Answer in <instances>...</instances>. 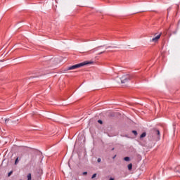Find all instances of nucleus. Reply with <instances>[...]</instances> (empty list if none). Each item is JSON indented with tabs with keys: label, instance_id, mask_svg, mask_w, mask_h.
<instances>
[{
	"label": "nucleus",
	"instance_id": "18",
	"mask_svg": "<svg viewBox=\"0 0 180 180\" xmlns=\"http://www.w3.org/2000/svg\"><path fill=\"white\" fill-rule=\"evenodd\" d=\"M5 122H6H6H8V120H6Z\"/></svg>",
	"mask_w": 180,
	"mask_h": 180
},
{
	"label": "nucleus",
	"instance_id": "3",
	"mask_svg": "<svg viewBox=\"0 0 180 180\" xmlns=\"http://www.w3.org/2000/svg\"><path fill=\"white\" fill-rule=\"evenodd\" d=\"M161 37V34L157 35L155 37L151 39V41H153L154 43H156V41H158V39Z\"/></svg>",
	"mask_w": 180,
	"mask_h": 180
},
{
	"label": "nucleus",
	"instance_id": "6",
	"mask_svg": "<svg viewBox=\"0 0 180 180\" xmlns=\"http://www.w3.org/2000/svg\"><path fill=\"white\" fill-rule=\"evenodd\" d=\"M154 133H155V134H157L158 136H160V130L155 129Z\"/></svg>",
	"mask_w": 180,
	"mask_h": 180
},
{
	"label": "nucleus",
	"instance_id": "4",
	"mask_svg": "<svg viewBox=\"0 0 180 180\" xmlns=\"http://www.w3.org/2000/svg\"><path fill=\"white\" fill-rule=\"evenodd\" d=\"M147 136V133L143 132L140 136V139H144Z\"/></svg>",
	"mask_w": 180,
	"mask_h": 180
},
{
	"label": "nucleus",
	"instance_id": "19",
	"mask_svg": "<svg viewBox=\"0 0 180 180\" xmlns=\"http://www.w3.org/2000/svg\"><path fill=\"white\" fill-rule=\"evenodd\" d=\"M56 1V2H57V0H55Z\"/></svg>",
	"mask_w": 180,
	"mask_h": 180
},
{
	"label": "nucleus",
	"instance_id": "11",
	"mask_svg": "<svg viewBox=\"0 0 180 180\" xmlns=\"http://www.w3.org/2000/svg\"><path fill=\"white\" fill-rule=\"evenodd\" d=\"M12 174H13V171H11L8 174V176H11V175H12Z\"/></svg>",
	"mask_w": 180,
	"mask_h": 180
},
{
	"label": "nucleus",
	"instance_id": "10",
	"mask_svg": "<svg viewBox=\"0 0 180 180\" xmlns=\"http://www.w3.org/2000/svg\"><path fill=\"white\" fill-rule=\"evenodd\" d=\"M133 134H134V136H137V131H132Z\"/></svg>",
	"mask_w": 180,
	"mask_h": 180
},
{
	"label": "nucleus",
	"instance_id": "8",
	"mask_svg": "<svg viewBox=\"0 0 180 180\" xmlns=\"http://www.w3.org/2000/svg\"><path fill=\"white\" fill-rule=\"evenodd\" d=\"M19 162V158H17L15 161V165H18V163Z\"/></svg>",
	"mask_w": 180,
	"mask_h": 180
},
{
	"label": "nucleus",
	"instance_id": "1",
	"mask_svg": "<svg viewBox=\"0 0 180 180\" xmlns=\"http://www.w3.org/2000/svg\"><path fill=\"white\" fill-rule=\"evenodd\" d=\"M93 62L91 61H84L83 63H80L72 66H70L65 69V71H70L71 70H77V68H81V67H84V65H88V64H92Z\"/></svg>",
	"mask_w": 180,
	"mask_h": 180
},
{
	"label": "nucleus",
	"instance_id": "15",
	"mask_svg": "<svg viewBox=\"0 0 180 180\" xmlns=\"http://www.w3.org/2000/svg\"><path fill=\"white\" fill-rule=\"evenodd\" d=\"M103 53H105V51H102V52H100V53H98V56H101V54H103Z\"/></svg>",
	"mask_w": 180,
	"mask_h": 180
},
{
	"label": "nucleus",
	"instance_id": "16",
	"mask_svg": "<svg viewBox=\"0 0 180 180\" xmlns=\"http://www.w3.org/2000/svg\"><path fill=\"white\" fill-rule=\"evenodd\" d=\"M87 174H88V172H83V175H87Z\"/></svg>",
	"mask_w": 180,
	"mask_h": 180
},
{
	"label": "nucleus",
	"instance_id": "20",
	"mask_svg": "<svg viewBox=\"0 0 180 180\" xmlns=\"http://www.w3.org/2000/svg\"><path fill=\"white\" fill-rule=\"evenodd\" d=\"M20 180H22V179H20Z\"/></svg>",
	"mask_w": 180,
	"mask_h": 180
},
{
	"label": "nucleus",
	"instance_id": "5",
	"mask_svg": "<svg viewBox=\"0 0 180 180\" xmlns=\"http://www.w3.org/2000/svg\"><path fill=\"white\" fill-rule=\"evenodd\" d=\"M128 169L129 171H131V169H133V164H129L128 165Z\"/></svg>",
	"mask_w": 180,
	"mask_h": 180
},
{
	"label": "nucleus",
	"instance_id": "17",
	"mask_svg": "<svg viewBox=\"0 0 180 180\" xmlns=\"http://www.w3.org/2000/svg\"><path fill=\"white\" fill-rule=\"evenodd\" d=\"M109 180H115V179H113V178H110Z\"/></svg>",
	"mask_w": 180,
	"mask_h": 180
},
{
	"label": "nucleus",
	"instance_id": "13",
	"mask_svg": "<svg viewBox=\"0 0 180 180\" xmlns=\"http://www.w3.org/2000/svg\"><path fill=\"white\" fill-rule=\"evenodd\" d=\"M98 123H100V124H102L103 122H102V120H99L98 121Z\"/></svg>",
	"mask_w": 180,
	"mask_h": 180
},
{
	"label": "nucleus",
	"instance_id": "12",
	"mask_svg": "<svg viewBox=\"0 0 180 180\" xmlns=\"http://www.w3.org/2000/svg\"><path fill=\"white\" fill-rule=\"evenodd\" d=\"M92 179H94V178H96V174H94L93 176H91Z\"/></svg>",
	"mask_w": 180,
	"mask_h": 180
},
{
	"label": "nucleus",
	"instance_id": "2",
	"mask_svg": "<svg viewBox=\"0 0 180 180\" xmlns=\"http://www.w3.org/2000/svg\"><path fill=\"white\" fill-rule=\"evenodd\" d=\"M129 79H130L129 75L122 76L121 78V82L122 84H127V82H129Z\"/></svg>",
	"mask_w": 180,
	"mask_h": 180
},
{
	"label": "nucleus",
	"instance_id": "14",
	"mask_svg": "<svg viewBox=\"0 0 180 180\" xmlns=\"http://www.w3.org/2000/svg\"><path fill=\"white\" fill-rule=\"evenodd\" d=\"M101 158H98V160H97V162H101Z\"/></svg>",
	"mask_w": 180,
	"mask_h": 180
},
{
	"label": "nucleus",
	"instance_id": "9",
	"mask_svg": "<svg viewBox=\"0 0 180 180\" xmlns=\"http://www.w3.org/2000/svg\"><path fill=\"white\" fill-rule=\"evenodd\" d=\"M124 161H130V158L129 157H125L124 158Z\"/></svg>",
	"mask_w": 180,
	"mask_h": 180
},
{
	"label": "nucleus",
	"instance_id": "7",
	"mask_svg": "<svg viewBox=\"0 0 180 180\" xmlns=\"http://www.w3.org/2000/svg\"><path fill=\"white\" fill-rule=\"evenodd\" d=\"M27 179L28 180H32V174H28V175H27Z\"/></svg>",
	"mask_w": 180,
	"mask_h": 180
}]
</instances>
